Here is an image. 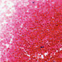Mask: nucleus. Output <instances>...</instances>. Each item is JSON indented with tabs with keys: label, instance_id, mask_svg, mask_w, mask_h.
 Returning <instances> with one entry per match:
<instances>
[{
	"label": "nucleus",
	"instance_id": "obj_2",
	"mask_svg": "<svg viewBox=\"0 0 62 62\" xmlns=\"http://www.w3.org/2000/svg\"><path fill=\"white\" fill-rule=\"evenodd\" d=\"M32 3H33V4H34V2H32Z\"/></svg>",
	"mask_w": 62,
	"mask_h": 62
},
{
	"label": "nucleus",
	"instance_id": "obj_3",
	"mask_svg": "<svg viewBox=\"0 0 62 62\" xmlns=\"http://www.w3.org/2000/svg\"><path fill=\"white\" fill-rule=\"evenodd\" d=\"M42 48H44V46H43V47H42Z\"/></svg>",
	"mask_w": 62,
	"mask_h": 62
},
{
	"label": "nucleus",
	"instance_id": "obj_1",
	"mask_svg": "<svg viewBox=\"0 0 62 62\" xmlns=\"http://www.w3.org/2000/svg\"><path fill=\"white\" fill-rule=\"evenodd\" d=\"M42 48V47L41 46V48Z\"/></svg>",
	"mask_w": 62,
	"mask_h": 62
}]
</instances>
